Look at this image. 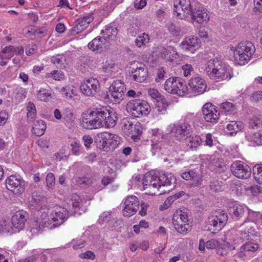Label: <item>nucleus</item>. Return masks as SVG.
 I'll return each mask as SVG.
<instances>
[{
	"label": "nucleus",
	"mask_w": 262,
	"mask_h": 262,
	"mask_svg": "<svg viewBox=\"0 0 262 262\" xmlns=\"http://www.w3.org/2000/svg\"><path fill=\"white\" fill-rule=\"evenodd\" d=\"M117 119L113 111L103 107L91 111L88 118L82 119V122L85 124V128L92 129L103 126L114 127L116 124Z\"/></svg>",
	"instance_id": "f257e3e1"
},
{
	"label": "nucleus",
	"mask_w": 262,
	"mask_h": 262,
	"mask_svg": "<svg viewBox=\"0 0 262 262\" xmlns=\"http://www.w3.org/2000/svg\"><path fill=\"white\" fill-rule=\"evenodd\" d=\"M235 62L239 66H244L248 63L255 51V46L250 41H242L235 46H230Z\"/></svg>",
	"instance_id": "f03ea898"
},
{
	"label": "nucleus",
	"mask_w": 262,
	"mask_h": 262,
	"mask_svg": "<svg viewBox=\"0 0 262 262\" xmlns=\"http://www.w3.org/2000/svg\"><path fill=\"white\" fill-rule=\"evenodd\" d=\"M227 221L228 215L225 211H215L214 214L208 218L206 222V227L207 230L215 234L222 229L227 224Z\"/></svg>",
	"instance_id": "7ed1b4c3"
},
{
	"label": "nucleus",
	"mask_w": 262,
	"mask_h": 262,
	"mask_svg": "<svg viewBox=\"0 0 262 262\" xmlns=\"http://www.w3.org/2000/svg\"><path fill=\"white\" fill-rule=\"evenodd\" d=\"M126 86L120 80H114L109 88V91L104 94V98L114 103H119L123 99Z\"/></svg>",
	"instance_id": "20e7f679"
},
{
	"label": "nucleus",
	"mask_w": 262,
	"mask_h": 262,
	"mask_svg": "<svg viewBox=\"0 0 262 262\" xmlns=\"http://www.w3.org/2000/svg\"><path fill=\"white\" fill-rule=\"evenodd\" d=\"M126 110L135 117L147 115L150 111L149 104L145 100L135 99L129 101L126 105Z\"/></svg>",
	"instance_id": "39448f33"
},
{
	"label": "nucleus",
	"mask_w": 262,
	"mask_h": 262,
	"mask_svg": "<svg viewBox=\"0 0 262 262\" xmlns=\"http://www.w3.org/2000/svg\"><path fill=\"white\" fill-rule=\"evenodd\" d=\"M174 15L179 19L188 20L192 9L189 0H173Z\"/></svg>",
	"instance_id": "423d86ee"
},
{
	"label": "nucleus",
	"mask_w": 262,
	"mask_h": 262,
	"mask_svg": "<svg viewBox=\"0 0 262 262\" xmlns=\"http://www.w3.org/2000/svg\"><path fill=\"white\" fill-rule=\"evenodd\" d=\"M8 190L15 194H22L25 189L26 183L19 175H11L5 181Z\"/></svg>",
	"instance_id": "0eeeda50"
},
{
	"label": "nucleus",
	"mask_w": 262,
	"mask_h": 262,
	"mask_svg": "<svg viewBox=\"0 0 262 262\" xmlns=\"http://www.w3.org/2000/svg\"><path fill=\"white\" fill-rule=\"evenodd\" d=\"M158 177V181L160 182V185H159L160 189V194L169 192L175 188L177 185V179L171 173L162 172Z\"/></svg>",
	"instance_id": "6e6552de"
},
{
	"label": "nucleus",
	"mask_w": 262,
	"mask_h": 262,
	"mask_svg": "<svg viewBox=\"0 0 262 262\" xmlns=\"http://www.w3.org/2000/svg\"><path fill=\"white\" fill-rule=\"evenodd\" d=\"M168 129L170 130L171 136L174 137L178 141L185 137L187 138L190 137L192 132L191 126L188 124H171Z\"/></svg>",
	"instance_id": "1a4fd4ad"
},
{
	"label": "nucleus",
	"mask_w": 262,
	"mask_h": 262,
	"mask_svg": "<svg viewBox=\"0 0 262 262\" xmlns=\"http://www.w3.org/2000/svg\"><path fill=\"white\" fill-rule=\"evenodd\" d=\"M228 212L234 221L245 222L248 213V209L245 206L235 203L231 204Z\"/></svg>",
	"instance_id": "9d476101"
},
{
	"label": "nucleus",
	"mask_w": 262,
	"mask_h": 262,
	"mask_svg": "<svg viewBox=\"0 0 262 262\" xmlns=\"http://www.w3.org/2000/svg\"><path fill=\"white\" fill-rule=\"evenodd\" d=\"M99 83L97 79L91 78L84 80L80 86L81 92L85 96H93L99 90Z\"/></svg>",
	"instance_id": "9b49d317"
},
{
	"label": "nucleus",
	"mask_w": 262,
	"mask_h": 262,
	"mask_svg": "<svg viewBox=\"0 0 262 262\" xmlns=\"http://www.w3.org/2000/svg\"><path fill=\"white\" fill-rule=\"evenodd\" d=\"M188 84L190 93H194L195 95L203 94L207 86L205 80L199 76L192 77L189 80Z\"/></svg>",
	"instance_id": "f8f14e48"
},
{
	"label": "nucleus",
	"mask_w": 262,
	"mask_h": 262,
	"mask_svg": "<svg viewBox=\"0 0 262 262\" xmlns=\"http://www.w3.org/2000/svg\"><path fill=\"white\" fill-rule=\"evenodd\" d=\"M201 43L197 37L190 36L185 37L180 43V47L184 51L194 53L200 48Z\"/></svg>",
	"instance_id": "ddd939ff"
},
{
	"label": "nucleus",
	"mask_w": 262,
	"mask_h": 262,
	"mask_svg": "<svg viewBox=\"0 0 262 262\" xmlns=\"http://www.w3.org/2000/svg\"><path fill=\"white\" fill-rule=\"evenodd\" d=\"M231 171L237 178L247 179L251 174L250 167L239 161L234 162L231 165Z\"/></svg>",
	"instance_id": "4468645a"
},
{
	"label": "nucleus",
	"mask_w": 262,
	"mask_h": 262,
	"mask_svg": "<svg viewBox=\"0 0 262 262\" xmlns=\"http://www.w3.org/2000/svg\"><path fill=\"white\" fill-rule=\"evenodd\" d=\"M123 214L124 216L130 217L134 214L139 208L140 202L135 195L128 196L124 202Z\"/></svg>",
	"instance_id": "2eb2a0df"
},
{
	"label": "nucleus",
	"mask_w": 262,
	"mask_h": 262,
	"mask_svg": "<svg viewBox=\"0 0 262 262\" xmlns=\"http://www.w3.org/2000/svg\"><path fill=\"white\" fill-rule=\"evenodd\" d=\"M190 18L192 21H195L200 24L206 23L210 19L209 12L202 7L192 8L190 14Z\"/></svg>",
	"instance_id": "dca6fc26"
},
{
	"label": "nucleus",
	"mask_w": 262,
	"mask_h": 262,
	"mask_svg": "<svg viewBox=\"0 0 262 262\" xmlns=\"http://www.w3.org/2000/svg\"><path fill=\"white\" fill-rule=\"evenodd\" d=\"M202 113L206 121L215 123L217 122L220 113H217L215 106L212 103H205L202 107Z\"/></svg>",
	"instance_id": "f3484780"
},
{
	"label": "nucleus",
	"mask_w": 262,
	"mask_h": 262,
	"mask_svg": "<svg viewBox=\"0 0 262 262\" xmlns=\"http://www.w3.org/2000/svg\"><path fill=\"white\" fill-rule=\"evenodd\" d=\"M160 56L166 61L170 62H174L177 64L178 63V58L180 57L179 55L174 47L168 46L167 48L164 47H160L158 48Z\"/></svg>",
	"instance_id": "a211bd4d"
},
{
	"label": "nucleus",
	"mask_w": 262,
	"mask_h": 262,
	"mask_svg": "<svg viewBox=\"0 0 262 262\" xmlns=\"http://www.w3.org/2000/svg\"><path fill=\"white\" fill-rule=\"evenodd\" d=\"M181 178L186 181H191V187H200L202 185V179L200 174L195 169H190L181 173Z\"/></svg>",
	"instance_id": "6ab92c4d"
},
{
	"label": "nucleus",
	"mask_w": 262,
	"mask_h": 262,
	"mask_svg": "<svg viewBox=\"0 0 262 262\" xmlns=\"http://www.w3.org/2000/svg\"><path fill=\"white\" fill-rule=\"evenodd\" d=\"M69 211L68 208L66 207L62 208L61 210L58 211H55V215H53V217H51V220L50 222L53 223V225L50 227V228H55L58 227L64 221L67 220L69 217Z\"/></svg>",
	"instance_id": "aec40b11"
},
{
	"label": "nucleus",
	"mask_w": 262,
	"mask_h": 262,
	"mask_svg": "<svg viewBox=\"0 0 262 262\" xmlns=\"http://www.w3.org/2000/svg\"><path fill=\"white\" fill-rule=\"evenodd\" d=\"M259 249V245L253 240L249 239L241 247L240 251L237 253V256L241 259H244L246 257V252H254Z\"/></svg>",
	"instance_id": "412c9836"
},
{
	"label": "nucleus",
	"mask_w": 262,
	"mask_h": 262,
	"mask_svg": "<svg viewBox=\"0 0 262 262\" xmlns=\"http://www.w3.org/2000/svg\"><path fill=\"white\" fill-rule=\"evenodd\" d=\"M26 212L18 211L12 216V224L13 227L18 230L22 229L27 221Z\"/></svg>",
	"instance_id": "4be33fe9"
},
{
	"label": "nucleus",
	"mask_w": 262,
	"mask_h": 262,
	"mask_svg": "<svg viewBox=\"0 0 262 262\" xmlns=\"http://www.w3.org/2000/svg\"><path fill=\"white\" fill-rule=\"evenodd\" d=\"M129 76L132 78L137 82H141L144 81L148 75V70L145 67H137L135 71H129Z\"/></svg>",
	"instance_id": "5701e85b"
},
{
	"label": "nucleus",
	"mask_w": 262,
	"mask_h": 262,
	"mask_svg": "<svg viewBox=\"0 0 262 262\" xmlns=\"http://www.w3.org/2000/svg\"><path fill=\"white\" fill-rule=\"evenodd\" d=\"M101 33L103 34L104 40H114L118 34V30L115 24H110L106 26Z\"/></svg>",
	"instance_id": "b1692460"
},
{
	"label": "nucleus",
	"mask_w": 262,
	"mask_h": 262,
	"mask_svg": "<svg viewBox=\"0 0 262 262\" xmlns=\"http://www.w3.org/2000/svg\"><path fill=\"white\" fill-rule=\"evenodd\" d=\"M16 51V49L12 46L4 48L0 53L1 66H5L7 64L8 60L14 55Z\"/></svg>",
	"instance_id": "393cba45"
},
{
	"label": "nucleus",
	"mask_w": 262,
	"mask_h": 262,
	"mask_svg": "<svg viewBox=\"0 0 262 262\" xmlns=\"http://www.w3.org/2000/svg\"><path fill=\"white\" fill-rule=\"evenodd\" d=\"M178 79L179 77H171L167 79L164 85L165 90L168 93L175 94L178 89V84H179Z\"/></svg>",
	"instance_id": "a878e982"
},
{
	"label": "nucleus",
	"mask_w": 262,
	"mask_h": 262,
	"mask_svg": "<svg viewBox=\"0 0 262 262\" xmlns=\"http://www.w3.org/2000/svg\"><path fill=\"white\" fill-rule=\"evenodd\" d=\"M235 249V247L227 241H222L219 242L218 246L216 248V253L217 254L224 256H226L229 251Z\"/></svg>",
	"instance_id": "bb28decb"
},
{
	"label": "nucleus",
	"mask_w": 262,
	"mask_h": 262,
	"mask_svg": "<svg viewBox=\"0 0 262 262\" xmlns=\"http://www.w3.org/2000/svg\"><path fill=\"white\" fill-rule=\"evenodd\" d=\"M107 138H109L108 140H106V146L104 149V151H112L114 150L119 145V142L117 140L118 136L107 133Z\"/></svg>",
	"instance_id": "cd10ccee"
},
{
	"label": "nucleus",
	"mask_w": 262,
	"mask_h": 262,
	"mask_svg": "<svg viewBox=\"0 0 262 262\" xmlns=\"http://www.w3.org/2000/svg\"><path fill=\"white\" fill-rule=\"evenodd\" d=\"M206 72L207 75L212 79L220 78L224 76L226 69L224 67H220L215 68L213 67H207Z\"/></svg>",
	"instance_id": "c85d7f7f"
},
{
	"label": "nucleus",
	"mask_w": 262,
	"mask_h": 262,
	"mask_svg": "<svg viewBox=\"0 0 262 262\" xmlns=\"http://www.w3.org/2000/svg\"><path fill=\"white\" fill-rule=\"evenodd\" d=\"M107 132H103L98 134L94 138V142L97 147L103 151L106 146V140L109 139L107 138Z\"/></svg>",
	"instance_id": "c756f323"
},
{
	"label": "nucleus",
	"mask_w": 262,
	"mask_h": 262,
	"mask_svg": "<svg viewBox=\"0 0 262 262\" xmlns=\"http://www.w3.org/2000/svg\"><path fill=\"white\" fill-rule=\"evenodd\" d=\"M178 80L179 81V84H178V88L177 89V93H176L175 94L179 96H184L187 94H190L189 88H188L185 81L179 77Z\"/></svg>",
	"instance_id": "7c9ffc66"
},
{
	"label": "nucleus",
	"mask_w": 262,
	"mask_h": 262,
	"mask_svg": "<svg viewBox=\"0 0 262 262\" xmlns=\"http://www.w3.org/2000/svg\"><path fill=\"white\" fill-rule=\"evenodd\" d=\"M243 123L241 121H232L227 126V129L229 131L228 133L230 135L233 134H236L238 130L242 128Z\"/></svg>",
	"instance_id": "2f4dec72"
},
{
	"label": "nucleus",
	"mask_w": 262,
	"mask_h": 262,
	"mask_svg": "<svg viewBox=\"0 0 262 262\" xmlns=\"http://www.w3.org/2000/svg\"><path fill=\"white\" fill-rule=\"evenodd\" d=\"M104 41L103 38L102 39L99 37H96L89 42L88 47L93 51L99 50L102 48Z\"/></svg>",
	"instance_id": "473e14b6"
},
{
	"label": "nucleus",
	"mask_w": 262,
	"mask_h": 262,
	"mask_svg": "<svg viewBox=\"0 0 262 262\" xmlns=\"http://www.w3.org/2000/svg\"><path fill=\"white\" fill-rule=\"evenodd\" d=\"M186 139L187 144L191 149H195L201 143V139L198 136L188 137Z\"/></svg>",
	"instance_id": "72a5a7b5"
},
{
	"label": "nucleus",
	"mask_w": 262,
	"mask_h": 262,
	"mask_svg": "<svg viewBox=\"0 0 262 262\" xmlns=\"http://www.w3.org/2000/svg\"><path fill=\"white\" fill-rule=\"evenodd\" d=\"M177 224H179L178 227H174V228L181 234H186L191 230V226L187 222L181 221L177 222Z\"/></svg>",
	"instance_id": "f704fd0d"
},
{
	"label": "nucleus",
	"mask_w": 262,
	"mask_h": 262,
	"mask_svg": "<svg viewBox=\"0 0 262 262\" xmlns=\"http://www.w3.org/2000/svg\"><path fill=\"white\" fill-rule=\"evenodd\" d=\"M253 173L254 179L259 184H262V164H258L253 167Z\"/></svg>",
	"instance_id": "c9c22d12"
},
{
	"label": "nucleus",
	"mask_w": 262,
	"mask_h": 262,
	"mask_svg": "<svg viewBox=\"0 0 262 262\" xmlns=\"http://www.w3.org/2000/svg\"><path fill=\"white\" fill-rule=\"evenodd\" d=\"M157 101L159 103L157 105L158 107V111L162 114H164L166 111V108L169 105L168 102L162 96H160Z\"/></svg>",
	"instance_id": "e433bc0d"
},
{
	"label": "nucleus",
	"mask_w": 262,
	"mask_h": 262,
	"mask_svg": "<svg viewBox=\"0 0 262 262\" xmlns=\"http://www.w3.org/2000/svg\"><path fill=\"white\" fill-rule=\"evenodd\" d=\"M67 206H65L66 208H68V211L74 213L77 212L79 209L80 202L76 201V199L73 200L72 199L69 200L67 203Z\"/></svg>",
	"instance_id": "4c0bfd02"
},
{
	"label": "nucleus",
	"mask_w": 262,
	"mask_h": 262,
	"mask_svg": "<svg viewBox=\"0 0 262 262\" xmlns=\"http://www.w3.org/2000/svg\"><path fill=\"white\" fill-rule=\"evenodd\" d=\"M94 20V17L92 14H89L86 16L81 17L77 20L78 22L83 28L86 29L90 23Z\"/></svg>",
	"instance_id": "58836bf2"
},
{
	"label": "nucleus",
	"mask_w": 262,
	"mask_h": 262,
	"mask_svg": "<svg viewBox=\"0 0 262 262\" xmlns=\"http://www.w3.org/2000/svg\"><path fill=\"white\" fill-rule=\"evenodd\" d=\"M149 40V37L148 35L146 33H143L138 36L135 42L137 46L141 47L148 43Z\"/></svg>",
	"instance_id": "ea45409f"
},
{
	"label": "nucleus",
	"mask_w": 262,
	"mask_h": 262,
	"mask_svg": "<svg viewBox=\"0 0 262 262\" xmlns=\"http://www.w3.org/2000/svg\"><path fill=\"white\" fill-rule=\"evenodd\" d=\"M207 59V58L205 57ZM208 66H222L224 64L223 57L222 55H218L217 56L212 58L210 59H207Z\"/></svg>",
	"instance_id": "a19ab883"
},
{
	"label": "nucleus",
	"mask_w": 262,
	"mask_h": 262,
	"mask_svg": "<svg viewBox=\"0 0 262 262\" xmlns=\"http://www.w3.org/2000/svg\"><path fill=\"white\" fill-rule=\"evenodd\" d=\"M154 72L157 76L155 78V81L157 82H160L162 81L164 79L166 74V71L164 70L163 67L155 69Z\"/></svg>",
	"instance_id": "79ce46f5"
},
{
	"label": "nucleus",
	"mask_w": 262,
	"mask_h": 262,
	"mask_svg": "<svg viewBox=\"0 0 262 262\" xmlns=\"http://www.w3.org/2000/svg\"><path fill=\"white\" fill-rule=\"evenodd\" d=\"M251 138V141H253L257 145H262V128L259 129L258 132L253 133Z\"/></svg>",
	"instance_id": "37998d69"
},
{
	"label": "nucleus",
	"mask_w": 262,
	"mask_h": 262,
	"mask_svg": "<svg viewBox=\"0 0 262 262\" xmlns=\"http://www.w3.org/2000/svg\"><path fill=\"white\" fill-rule=\"evenodd\" d=\"M27 110L28 111L27 117L29 118L34 119L36 116V108L34 103L31 101L28 103Z\"/></svg>",
	"instance_id": "c03bdc74"
},
{
	"label": "nucleus",
	"mask_w": 262,
	"mask_h": 262,
	"mask_svg": "<svg viewBox=\"0 0 262 262\" xmlns=\"http://www.w3.org/2000/svg\"><path fill=\"white\" fill-rule=\"evenodd\" d=\"M248 124L250 128L257 129L262 126V121L258 118L253 117L249 120Z\"/></svg>",
	"instance_id": "a18cd8bd"
},
{
	"label": "nucleus",
	"mask_w": 262,
	"mask_h": 262,
	"mask_svg": "<svg viewBox=\"0 0 262 262\" xmlns=\"http://www.w3.org/2000/svg\"><path fill=\"white\" fill-rule=\"evenodd\" d=\"M47 187L49 189H53L55 183V177L53 173H49L46 177Z\"/></svg>",
	"instance_id": "49530a36"
},
{
	"label": "nucleus",
	"mask_w": 262,
	"mask_h": 262,
	"mask_svg": "<svg viewBox=\"0 0 262 262\" xmlns=\"http://www.w3.org/2000/svg\"><path fill=\"white\" fill-rule=\"evenodd\" d=\"M51 61L54 64L63 65L66 62V57L63 55H57L52 57Z\"/></svg>",
	"instance_id": "de8ad7c7"
},
{
	"label": "nucleus",
	"mask_w": 262,
	"mask_h": 262,
	"mask_svg": "<svg viewBox=\"0 0 262 262\" xmlns=\"http://www.w3.org/2000/svg\"><path fill=\"white\" fill-rule=\"evenodd\" d=\"M76 182L79 185H84L86 186H89L93 183V180L91 178L85 177L78 178Z\"/></svg>",
	"instance_id": "09e8293b"
},
{
	"label": "nucleus",
	"mask_w": 262,
	"mask_h": 262,
	"mask_svg": "<svg viewBox=\"0 0 262 262\" xmlns=\"http://www.w3.org/2000/svg\"><path fill=\"white\" fill-rule=\"evenodd\" d=\"M50 96V91L46 89H41L38 93V99L42 101H46Z\"/></svg>",
	"instance_id": "8fccbe9b"
},
{
	"label": "nucleus",
	"mask_w": 262,
	"mask_h": 262,
	"mask_svg": "<svg viewBox=\"0 0 262 262\" xmlns=\"http://www.w3.org/2000/svg\"><path fill=\"white\" fill-rule=\"evenodd\" d=\"M156 178V177L153 176L146 177L143 180L144 189L146 190L148 188H151V185L155 181Z\"/></svg>",
	"instance_id": "3c124183"
},
{
	"label": "nucleus",
	"mask_w": 262,
	"mask_h": 262,
	"mask_svg": "<svg viewBox=\"0 0 262 262\" xmlns=\"http://www.w3.org/2000/svg\"><path fill=\"white\" fill-rule=\"evenodd\" d=\"M42 198V196L38 192H33L32 193L31 200H30V202L32 203V205L37 204L40 202Z\"/></svg>",
	"instance_id": "603ef678"
},
{
	"label": "nucleus",
	"mask_w": 262,
	"mask_h": 262,
	"mask_svg": "<svg viewBox=\"0 0 262 262\" xmlns=\"http://www.w3.org/2000/svg\"><path fill=\"white\" fill-rule=\"evenodd\" d=\"M221 108L224 112H232L235 110V107L232 103L226 102L222 104Z\"/></svg>",
	"instance_id": "864d4df0"
},
{
	"label": "nucleus",
	"mask_w": 262,
	"mask_h": 262,
	"mask_svg": "<svg viewBox=\"0 0 262 262\" xmlns=\"http://www.w3.org/2000/svg\"><path fill=\"white\" fill-rule=\"evenodd\" d=\"M182 214V209L177 210L173 215L172 224L173 227H178L179 224H177V222H181L180 215Z\"/></svg>",
	"instance_id": "5fc2aeb1"
},
{
	"label": "nucleus",
	"mask_w": 262,
	"mask_h": 262,
	"mask_svg": "<svg viewBox=\"0 0 262 262\" xmlns=\"http://www.w3.org/2000/svg\"><path fill=\"white\" fill-rule=\"evenodd\" d=\"M51 77L55 80H61L64 79V74L61 71L55 70L50 73Z\"/></svg>",
	"instance_id": "6e6d98bb"
},
{
	"label": "nucleus",
	"mask_w": 262,
	"mask_h": 262,
	"mask_svg": "<svg viewBox=\"0 0 262 262\" xmlns=\"http://www.w3.org/2000/svg\"><path fill=\"white\" fill-rule=\"evenodd\" d=\"M85 29V28H83V27L76 21L75 26L71 29L70 33L72 35H75Z\"/></svg>",
	"instance_id": "4d7b16f0"
},
{
	"label": "nucleus",
	"mask_w": 262,
	"mask_h": 262,
	"mask_svg": "<svg viewBox=\"0 0 262 262\" xmlns=\"http://www.w3.org/2000/svg\"><path fill=\"white\" fill-rule=\"evenodd\" d=\"M80 145V144L77 141H74L71 143L70 146L73 155H78L79 154V148Z\"/></svg>",
	"instance_id": "13d9d810"
},
{
	"label": "nucleus",
	"mask_w": 262,
	"mask_h": 262,
	"mask_svg": "<svg viewBox=\"0 0 262 262\" xmlns=\"http://www.w3.org/2000/svg\"><path fill=\"white\" fill-rule=\"evenodd\" d=\"M85 243V242L84 241L79 242L78 239H73L71 243L73 246V248L75 250L81 249L82 247H83Z\"/></svg>",
	"instance_id": "bf43d9fd"
},
{
	"label": "nucleus",
	"mask_w": 262,
	"mask_h": 262,
	"mask_svg": "<svg viewBox=\"0 0 262 262\" xmlns=\"http://www.w3.org/2000/svg\"><path fill=\"white\" fill-rule=\"evenodd\" d=\"M131 134L142 135V128L141 124L137 122L133 127V129L131 130Z\"/></svg>",
	"instance_id": "052dcab7"
},
{
	"label": "nucleus",
	"mask_w": 262,
	"mask_h": 262,
	"mask_svg": "<svg viewBox=\"0 0 262 262\" xmlns=\"http://www.w3.org/2000/svg\"><path fill=\"white\" fill-rule=\"evenodd\" d=\"M262 99V91H256L252 93L250 99L253 102H258Z\"/></svg>",
	"instance_id": "680f3d73"
},
{
	"label": "nucleus",
	"mask_w": 262,
	"mask_h": 262,
	"mask_svg": "<svg viewBox=\"0 0 262 262\" xmlns=\"http://www.w3.org/2000/svg\"><path fill=\"white\" fill-rule=\"evenodd\" d=\"M219 242H220L215 239H212L206 242V247L207 249L215 248L216 249L217 246H218Z\"/></svg>",
	"instance_id": "e2e57ef3"
},
{
	"label": "nucleus",
	"mask_w": 262,
	"mask_h": 262,
	"mask_svg": "<svg viewBox=\"0 0 262 262\" xmlns=\"http://www.w3.org/2000/svg\"><path fill=\"white\" fill-rule=\"evenodd\" d=\"M82 139H83V140L84 141V146L86 148L90 147L91 144L93 142V139L91 137V136L90 135H84L83 136V137H82Z\"/></svg>",
	"instance_id": "0e129e2a"
},
{
	"label": "nucleus",
	"mask_w": 262,
	"mask_h": 262,
	"mask_svg": "<svg viewBox=\"0 0 262 262\" xmlns=\"http://www.w3.org/2000/svg\"><path fill=\"white\" fill-rule=\"evenodd\" d=\"M80 257L81 258L94 259L95 257L94 253L91 251H87L84 253L81 254Z\"/></svg>",
	"instance_id": "69168bd1"
},
{
	"label": "nucleus",
	"mask_w": 262,
	"mask_h": 262,
	"mask_svg": "<svg viewBox=\"0 0 262 262\" xmlns=\"http://www.w3.org/2000/svg\"><path fill=\"white\" fill-rule=\"evenodd\" d=\"M148 94L153 99L156 100L161 96L159 92L155 89H149L148 90Z\"/></svg>",
	"instance_id": "338daca9"
},
{
	"label": "nucleus",
	"mask_w": 262,
	"mask_h": 262,
	"mask_svg": "<svg viewBox=\"0 0 262 262\" xmlns=\"http://www.w3.org/2000/svg\"><path fill=\"white\" fill-rule=\"evenodd\" d=\"M38 256L36 255H31L27 257L20 259L18 262H35L37 259Z\"/></svg>",
	"instance_id": "774afa93"
}]
</instances>
